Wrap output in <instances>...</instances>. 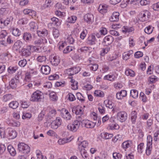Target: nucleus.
I'll use <instances>...</instances> for the list:
<instances>
[{"mask_svg":"<svg viewBox=\"0 0 159 159\" xmlns=\"http://www.w3.org/2000/svg\"><path fill=\"white\" fill-rule=\"evenodd\" d=\"M44 99L43 93L41 91L37 90L31 94L30 100L33 102H39L42 101Z\"/></svg>","mask_w":159,"mask_h":159,"instance_id":"nucleus-1","label":"nucleus"},{"mask_svg":"<svg viewBox=\"0 0 159 159\" xmlns=\"http://www.w3.org/2000/svg\"><path fill=\"white\" fill-rule=\"evenodd\" d=\"M81 117L78 116L77 119L79 120H75L73 124H69L67 126V129L73 132L76 131L78 129L80 125V121H81V120L80 119Z\"/></svg>","mask_w":159,"mask_h":159,"instance_id":"nucleus-2","label":"nucleus"},{"mask_svg":"<svg viewBox=\"0 0 159 159\" xmlns=\"http://www.w3.org/2000/svg\"><path fill=\"white\" fill-rule=\"evenodd\" d=\"M13 20V17L12 16H9L5 19H0V26L1 28H4L9 25H11Z\"/></svg>","mask_w":159,"mask_h":159,"instance_id":"nucleus-3","label":"nucleus"},{"mask_svg":"<svg viewBox=\"0 0 159 159\" xmlns=\"http://www.w3.org/2000/svg\"><path fill=\"white\" fill-rule=\"evenodd\" d=\"M18 150L19 152L25 154H27L30 152V148L27 145L21 143H19L18 145Z\"/></svg>","mask_w":159,"mask_h":159,"instance_id":"nucleus-4","label":"nucleus"},{"mask_svg":"<svg viewBox=\"0 0 159 159\" xmlns=\"http://www.w3.org/2000/svg\"><path fill=\"white\" fill-rule=\"evenodd\" d=\"M152 138L151 135H149L147 137V144L146 149V154L149 156L151 152L152 149Z\"/></svg>","mask_w":159,"mask_h":159,"instance_id":"nucleus-5","label":"nucleus"},{"mask_svg":"<svg viewBox=\"0 0 159 159\" xmlns=\"http://www.w3.org/2000/svg\"><path fill=\"white\" fill-rule=\"evenodd\" d=\"M20 52L22 56L28 57L30 56L32 52L31 45H28L26 48H22Z\"/></svg>","mask_w":159,"mask_h":159,"instance_id":"nucleus-6","label":"nucleus"},{"mask_svg":"<svg viewBox=\"0 0 159 159\" xmlns=\"http://www.w3.org/2000/svg\"><path fill=\"white\" fill-rule=\"evenodd\" d=\"M6 131L7 132L8 135L7 137L9 139H13L15 138L17 135L16 131L11 128H8L6 129Z\"/></svg>","mask_w":159,"mask_h":159,"instance_id":"nucleus-7","label":"nucleus"},{"mask_svg":"<svg viewBox=\"0 0 159 159\" xmlns=\"http://www.w3.org/2000/svg\"><path fill=\"white\" fill-rule=\"evenodd\" d=\"M117 117L119 120L123 122H125L127 119V113L125 111H120L117 113Z\"/></svg>","mask_w":159,"mask_h":159,"instance_id":"nucleus-8","label":"nucleus"},{"mask_svg":"<svg viewBox=\"0 0 159 159\" xmlns=\"http://www.w3.org/2000/svg\"><path fill=\"white\" fill-rule=\"evenodd\" d=\"M61 119L59 117H57L55 120L52 122L51 127L52 129H56L61 125Z\"/></svg>","mask_w":159,"mask_h":159,"instance_id":"nucleus-9","label":"nucleus"},{"mask_svg":"<svg viewBox=\"0 0 159 159\" xmlns=\"http://www.w3.org/2000/svg\"><path fill=\"white\" fill-rule=\"evenodd\" d=\"M81 122L83 125L87 128H93L96 124V122H93L88 120H83Z\"/></svg>","mask_w":159,"mask_h":159,"instance_id":"nucleus-10","label":"nucleus"},{"mask_svg":"<svg viewBox=\"0 0 159 159\" xmlns=\"http://www.w3.org/2000/svg\"><path fill=\"white\" fill-rule=\"evenodd\" d=\"M80 70V68L79 66L74 67L67 70L68 74L69 75H72L78 73Z\"/></svg>","mask_w":159,"mask_h":159,"instance_id":"nucleus-11","label":"nucleus"},{"mask_svg":"<svg viewBox=\"0 0 159 159\" xmlns=\"http://www.w3.org/2000/svg\"><path fill=\"white\" fill-rule=\"evenodd\" d=\"M114 40L113 37L110 35L106 36L102 42V44L104 46H107L111 44Z\"/></svg>","mask_w":159,"mask_h":159,"instance_id":"nucleus-12","label":"nucleus"},{"mask_svg":"<svg viewBox=\"0 0 159 159\" xmlns=\"http://www.w3.org/2000/svg\"><path fill=\"white\" fill-rule=\"evenodd\" d=\"M140 15L141 16L142 21H145L148 20L150 17V13L148 11L145 10L141 11Z\"/></svg>","mask_w":159,"mask_h":159,"instance_id":"nucleus-13","label":"nucleus"},{"mask_svg":"<svg viewBox=\"0 0 159 159\" xmlns=\"http://www.w3.org/2000/svg\"><path fill=\"white\" fill-rule=\"evenodd\" d=\"M22 39L26 43H30L32 40L33 37L30 33L26 32L24 33Z\"/></svg>","mask_w":159,"mask_h":159,"instance_id":"nucleus-14","label":"nucleus"},{"mask_svg":"<svg viewBox=\"0 0 159 159\" xmlns=\"http://www.w3.org/2000/svg\"><path fill=\"white\" fill-rule=\"evenodd\" d=\"M72 111L73 113H75L77 115H81L80 119L81 120V115L83 114V111H82L81 107L80 106L74 107L72 109Z\"/></svg>","mask_w":159,"mask_h":159,"instance_id":"nucleus-15","label":"nucleus"},{"mask_svg":"<svg viewBox=\"0 0 159 159\" xmlns=\"http://www.w3.org/2000/svg\"><path fill=\"white\" fill-rule=\"evenodd\" d=\"M62 111H64V113H61V116L64 119L66 120H69L71 119V116L70 113H69L67 110L65 109H62Z\"/></svg>","mask_w":159,"mask_h":159,"instance_id":"nucleus-16","label":"nucleus"},{"mask_svg":"<svg viewBox=\"0 0 159 159\" xmlns=\"http://www.w3.org/2000/svg\"><path fill=\"white\" fill-rule=\"evenodd\" d=\"M23 45V43L20 40H18L15 43L13 46V48L15 50L17 51L20 50Z\"/></svg>","mask_w":159,"mask_h":159,"instance_id":"nucleus-17","label":"nucleus"},{"mask_svg":"<svg viewBox=\"0 0 159 159\" xmlns=\"http://www.w3.org/2000/svg\"><path fill=\"white\" fill-rule=\"evenodd\" d=\"M84 19L87 23H90L93 21V16L91 14H87L84 16Z\"/></svg>","mask_w":159,"mask_h":159,"instance_id":"nucleus-18","label":"nucleus"},{"mask_svg":"<svg viewBox=\"0 0 159 159\" xmlns=\"http://www.w3.org/2000/svg\"><path fill=\"white\" fill-rule=\"evenodd\" d=\"M119 13L118 12H113L109 20L111 21H117L119 19Z\"/></svg>","mask_w":159,"mask_h":159,"instance_id":"nucleus-19","label":"nucleus"},{"mask_svg":"<svg viewBox=\"0 0 159 159\" xmlns=\"http://www.w3.org/2000/svg\"><path fill=\"white\" fill-rule=\"evenodd\" d=\"M60 61L59 57L55 56L51 58L50 62L52 65L57 66L59 63Z\"/></svg>","mask_w":159,"mask_h":159,"instance_id":"nucleus-20","label":"nucleus"},{"mask_svg":"<svg viewBox=\"0 0 159 159\" xmlns=\"http://www.w3.org/2000/svg\"><path fill=\"white\" fill-rule=\"evenodd\" d=\"M42 72L44 74H48L50 71V68L48 65L42 66L41 68Z\"/></svg>","mask_w":159,"mask_h":159,"instance_id":"nucleus-21","label":"nucleus"},{"mask_svg":"<svg viewBox=\"0 0 159 159\" xmlns=\"http://www.w3.org/2000/svg\"><path fill=\"white\" fill-rule=\"evenodd\" d=\"M127 95V92L125 90H122L116 94V97L119 99H121Z\"/></svg>","mask_w":159,"mask_h":159,"instance_id":"nucleus-22","label":"nucleus"},{"mask_svg":"<svg viewBox=\"0 0 159 159\" xmlns=\"http://www.w3.org/2000/svg\"><path fill=\"white\" fill-rule=\"evenodd\" d=\"M53 4V3L51 0H46L44 5L42 6L41 8L42 10L45 8H49Z\"/></svg>","mask_w":159,"mask_h":159,"instance_id":"nucleus-23","label":"nucleus"},{"mask_svg":"<svg viewBox=\"0 0 159 159\" xmlns=\"http://www.w3.org/2000/svg\"><path fill=\"white\" fill-rule=\"evenodd\" d=\"M137 116V112L135 111H132L131 113V120L133 124H135Z\"/></svg>","mask_w":159,"mask_h":159,"instance_id":"nucleus-24","label":"nucleus"},{"mask_svg":"<svg viewBox=\"0 0 159 159\" xmlns=\"http://www.w3.org/2000/svg\"><path fill=\"white\" fill-rule=\"evenodd\" d=\"M95 36L92 35L89 37L87 42L89 44L93 45L95 44Z\"/></svg>","mask_w":159,"mask_h":159,"instance_id":"nucleus-25","label":"nucleus"},{"mask_svg":"<svg viewBox=\"0 0 159 159\" xmlns=\"http://www.w3.org/2000/svg\"><path fill=\"white\" fill-rule=\"evenodd\" d=\"M19 105V103L16 101H13L9 104V107L13 109H16Z\"/></svg>","mask_w":159,"mask_h":159,"instance_id":"nucleus-26","label":"nucleus"},{"mask_svg":"<svg viewBox=\"0 0 159 159\" xmlns=\"http://www.w3.org/2000/svg\"><path fill=\"white\" fill-rule=\"evenodd\" d=\"M134 30V29L132 27H129L126 26H124L122 28V32L126 33L132 32Z\"/></svg>","mask_w":159,"mask_h":159,"instance_id":"nucleus-27","label":"nucleus"},{"mask_svg":"<svg viewBox=\"0 0 159 159\" xmlns=\"http://www.w3.org/2000/svg\"><path fill=\"white\" fill-rule=\"evenodd\" d=\"M37 34L39 36H46L47 37L48 35V31L46 29L43 30L41 31L37 30Z\"/></svg>","mask_w":159,"mask_h":159,"instance_id":"nucleus-28","label":"nucleus"},{"mask_svg":"<svg viewBox=\"0 0 159 159\" xmlns=\"http://www.w3.org/2000/svg\"><path fill=\"white\" fill-rule=\"evenodd\" d=\"M101 136L103 139H107L112 138L113 136V135L112 134L103 132L101 134Z\"/></svg>","mask_w":159,"mask_h":159,"instance_id":"nucleus-29","label":"nucleus"},{"mask_svg":"<svg viewBox=\"0 0 159 159\" xmlns=\"http://www.w3.org/2000/svg\"><path fill=\"white\" fill-rule=\"evenodd\" d=\"M13 96L11 94H7L2 97V100L5 102L11 100Z\"/></svg>","mask_w":159,"mask_h":159,"instance_id":"nucleus-30","label":"nucleus"},{"mask_svg":"<svg viewBox=\"0 0 159 159\" xmlns=\"http://www.w3.org/2000/svg\"><path fill=\"white\" fill-rule=\"evenodd\" d=\"M133 53L132 50H130L128 52H125L123 55V59L125 60H127L129 58L130 56Z\"/></svg>","mask_w":159,"mask_h":159,"instance_id":"nucleus-31","label":"nucleus"},{"mask_svg":"<svg viewBox=\"0 0 159 159\" xmlns=\"http://www.w3.org/2000/svg\"><path fill=\"white\" fill-rule=\"evenodd\" d=\"M131 142L129 141H126L123 142L122 144V148L125 149H127L131 146Z\"/></svg>","mask_w":159,"mask_h":159,"instance_id":"nucleus-32","label":"nucleus"},{"mask_svg":"<svg viewBox=\"0 0 159 159\" xmlns=\"http://www.w3.org/2000/svg\"><path fill=\"white\" fill-rule=\"evenodd\" d=\"M75 35L74 34H71L67 39V42L70 44H73L75 38Z\"/></svg>","mask_w":159,"mask_h":159,"instance_id":"nucleus-33","label":"nucleus"},{"mask_svg":"<svg viewBox=\"0 0 159 159\" xmlns=\"http://www.w3.org/2000/svg\"><path fill=\"white\" fill-rule=\"evenodd\" d=\"M104 103L107 107L110 109H112L114 106V104L111 101H104Z\"/></svg>","mask_w":159,"mask_h":159,"instance_id":"nucleus-34","label":"nucleus"},{"mask_svg":"<svg viewBox=\"0 0 159 159\" xmlns=\"http://www.w3.org/2000/svg\"><path fill=\"white\" fill-rule=\"evenodd\" d=\"M7 150L9 153L12 155L14 156L16 154L15 149L11 146H8L7 147Z\"/></svg>","mask_w":159,"mask_h":159,"instance_id":"nucleus-35","label":"nucleus"},{"mask_svg":"<svg viewBox=\"0 0 159 159\" xmlns=\"http://www.w3.org/2000/svg\"><path fill=\"white\" fill-rule=\"evenodd\" d=\"M18 67L17 66H10L7 69L8 72L10 74H12L15 72L18 69Z\"/></svg>","mask_w":159,"mask_h":159,"instance_id":"nucleus-36","label":"nucleus"},{"mask_svg":"<svg viewBox=\"0 0 159 159\" xmlns=\"http://www.w3.org/2000/svg\"><path fill=\"white\" fill-rule=\"evenodd\" d=\"M130 96L134 98H137L138 95V91L135 89L131 90L130 92Z\"/></svg>","mask_w":159,"mask_h":159,"instance_id":"nucleus-37","label":"nucleus"},{"mask_svg":"<svg viewBox=\"0 0 159 159\" xmlns=\"http://www.w3.org/2000/svg\"><path fill=\"white\" fill-rule=\"evenodd\" d=\"M125 73L127 76L133 77L135 75L134 71L130 69H126L125 71Z\"/></svg>","mask_w":159,"mask_h":159,"instance_id":"nucleus-38","label":"nucleus"},{"mask_svg":"<svg viewBox=\"0 0 159 159\" xmlns=\"http://www.w3.org/2000/svg\"><path fill=\"white\" fill-rule=\"evenodd\" d=\"M12 33L14 35L18 36L21 34V31L18 28H13Z\"/></svg>","mask_w":159,"mask_h":159,"instance_id":"nucleus-39","label":"nucleus"},{"mask_svg":"<svg viewBox=\"0 0 159 159\" xmlns=\"http://www.w3.org/2000/svg\"><path fill=\"white\" fill-rule=\"evenodd\" d=\"M17 82H15L14 79H12L9 82V86L12 89L16 88L17 87L16 83Z\"/></svg>","mask_w":159,"mask_h":159,"instance_id":"nucleus-40","label":"nucleus"},{"mask_svg":"<svg viewBox=\"0 0 159 159\" xmlns=\"http://www.w3.org/2000/svg\"><path fill=\"white\" fill-rule=\"evenodd\" d=\"M116 77L114 75H107L105 76L104 77V79L109 80L111 81H114Z\"/></svg>","mask_w":159,"mask_h":159,"instance_id":"nucleus-41","label":"nucleus"},{"mask_svg":"<svg viewBox=\"0 0 159 159\" xmlns=\"http://www.w3.org/2000/svg\"><path fill=\"white\" fill-rule=\"evenodd\" d=\"M157 80V78L154 75H152L148 78V81L149 83H154Z\"/></svg>","mask_w":159,"mask_h":159,"instance_id":"nucleus-42","label":"nucleus"},{"mask_svg":"<svg viewBox=\"0 0 159 159\" xmlns=\"http://www.w3.org/2000/svg\"><path fill=\"white\" fill-rule=\"evenodd\" d=\"M75 49L74 47L71 46H67L66 49H65L63 50V52L64 53L66 54L70 52V51H72L73 49Z\"/></svg>","mask_w":159,"mask_h":159,"instance_id":"nucleus-43","label":"nucleus"},{"mask_svg":"<svg viewBox=\"0 0 159 159\" xmlns=\"http://www.w3.org/2000/svg\"><path fill=\"white\" fill-rule=\"evenodd\" d=\"M109 129H111V130H113L114 129H117L119 128V125L116 124H110L109 125Z\"/></svg>","mask_w":159,"mask_h":159,"instance_id":"nucleus-44","label":"nucleus"},{"mask_svg":"<svg viewBox=\"0 0 159 159\" xmlns=\"http://www.w3.org/2000/svg\"><path fill=\"white\" fill-rule=\"evenodd\" d=\"M68 138L60 139L58 141V143L60 145H63L68 142Z\"/></svg>","mask_w":159,"mask_h":159,"instance_id":"nucleus-45","label":"nucleus"},{"mask_svg":"<svg viewBox=\"0 0 159 159\" xmlns=\"http://www.w3.org/2000/svg\"><path fill=\"white\" fill-rule=\"evenodd\" d=\"M30 30L32 31H34L35 30H36L37 29L36 24L34 22H31L30 24Z\"/></svg>","mask_w":159,"mask_h":159,"instance_id":"nucleus-46","label":"nucleus"},{"mask_svg":"<svg viewBox=\"0 0 159 159\" xmlns=\"http://www.w3.org/2000/svg\"><path fill=\"white\" fill-rule=\"evenodd\" d=\"M31 117V114L29 113L24 112H23L22 118L23 119H30Z\"/></svg>","mask_w":159,"mask_h":159,"instance_id":"nucleus-47","label":"nucleus"},{"mask_svg":"<svg viewBox=\"0 0 159 159\" xmlns=\"http://www.w3.org/2000/svg\"><path fill=\"white\" fill-rule=\"evenodd\" d=\"M49 96L51 100L53 101H55L57 100V97L56 96L55 93L52 92L49 94Z\"/></svg>","mask_w":159,"mask_h":159,"instance_id":"nucleus-48","label":"nucleus"},{"mask_svg":"<svg viewBox=\"0 0 159 159\" xmlns=\"http://www.w3.org/2000/svg\"><path fill=\"white\" fill-rule=\"evenodd\" d=\"M28 20L26 18H23L19 20L18 23L19 24L24 25L28 23Z\"/></svg>","mask_w":159,"mask_h":159,"instance_id":"nucleus-49","label":"nucleus"},{"mask_svg":"<svg viewBox=\"0 0 159 159\" xmlns=\"http://www.w3.org/2000/svg\"><path fill=\"white\" fill-rule=\"evenodd\" d=\"M76 96L77 99L82 102L84 101V98L82 94L80 93H76Z\"/></svg>","mask_w":159,"mask_h":159,"instance_id":"nucleus-50","label":"nucleus"},{"mask_svg":"<svg viewBox=\"0 0 159 159\" xmlns=\"http://www.w3.org/2000/svg\"><path fill=\"white\" fill-rule=\"evenodd\" d=\"M9 11L7 8H2L0 10V13L2 14H7Z\"/></svg>","mask_w":159,"mask_h":159,"instance_id":"nucleus-51","label":"nucleus"},{"mask_svg":"<svg viewBox=\"0 0 159 159\" xmlns=\"http://www.w3.org/2000/svg\"><path fill=\"white\" fill-rule=\"evenodd\" d=\"M67 97L68 98V99L71 102L73 101L76 99L75 96L71 93H69Z\"/></svg>","mask_w":159,"mask_h":159,"instance_id":"nucleus-52","label":"nucleus"},{"mask_svg":"<svg viewBox=\"0 0 159 159\" xmlns=\"http://www.w3.org/2000/svg\"><path fill=\"white\" fill-rule=\"evenodd\" d=\"M77 19V17L75 16H72L68 18V21L70 23H74Z\"/></svg>","mask_w":159,"mask_h":159,"instance_id":"nucleus-53","label":"nucleus"},{"mask_svg":"<svg viewBox=\"0 0 159 159\" xmlns=\"http://www.w3.org/2000/svg\"><path fill=\"white\" fill-rule=\"evenodd\" d=\"M27 64V61L25 59L19 61L18 62V65L21 67H24Z\"/></svg>","mask_w":159,"mask_h":159,"instance_id":"nucleus-54","label":"nucleus"},{"mask_svg":"<svg viewBox=\"0 0 159 159\" xmlns=\"http://www.w3.org/2000/svg\"><path fill=\"white\" fill-rule=\"evenodd\" d=\"M110 50V48L109 47H107L105 48H103L100 55L102 56H104L105 54L107 53Z\"/></svg>","mask_w":159,"mask_h":159,"instance_id":"nucleus-55","label":"nucleus"},{"mask_svg":"<svg viewBox=\"0 0 159 159\" xmlns=\"http://www.w3.org/2000/svg\"><path fill=\"white\" fill-rule=\"evenodd\" d=\"M79 143H78V145L79 146L81 145L82 146L83 148H85L87 146H88V142L86 141H83L82 142L80 143V142H79Z\"/></svg>","mask_w":159,"mask_h":159,"instance_id":"nucleus-56","label":"nucleus"},{"mask_svg":"<svg viewBox=\"0 0 159 159\" xmlns=\"http://www.w3.org/2000/svg\"><path fill=\"white\" fill-rule=\"evenodd\" d=\"M51 19L52 21H53L52 24L55 25H58L60 23L59 22V20L58 18L53 17Z\"/></svg>","mask_w":159,"mask_h":159,"instance_id":"nucleus-57","label":"nucleus"},{"mask_svg":"<svg viewBox=\"0 0 159 159\" xmlns=\"http://www.w3.org/2000/svg\"><path fill=\"white\" fill-rule=\"evenodd\" d=\"M56 111L55 110L53 109L51 110L48 113V116H50L51 118H52L53 116H54L56 114Z\"/></svg>","mask_w":159,"mask_h":159,"instance_id":"nucleus-58","label":"nucleus"},{"mask_svg":"<svg viewBox=\"0 0 159 159\" xmlns=\"http://www.w3.org/2000/svg\"><path fill=\"white\" fill-rule=\"evenodd\" d=\"M153 30L151 28V27L150 26H149L144 30L145 32L148 34H150L152 33V32Z\"/></svg>","mask_w":159,"mask_h":159,"instance_id":"nucleus-59","label":"nucleus"},{"mask_svg":"<svg viewBox=\"0 0 159 159\" xmlns=\"http://www.w3.org/2000/svg\"><path fill=\"white\" fill-rule=\"evenodd\" d=\"M36 153L37 159H43V158L44 156L42 154L41 152L40 151L36 150Z\"/></svg>","mask_w":159,"mask_h":159,"instance_id":"nucleus-60","label":"nucleus"},{"mask_svg":"<svg viewBox=\"0 0 159 159\" xmlns=\"http://www.w3.org/2000/svg\"><path fill=\"white\" fill-rule=\"evenodd\" d=\"M144 143H141L138 146V150L139 152L142 153L143 151V148Z\"/></svg>","mask_w":159,"mask_h":159,"instance_id":"nucleus-61","label":"nucleus"},{"mask_svg":"<svg viewBox=\"0 0 159 159\" xmlns=\"http://www.w3.org/2000/svg\"><path fill=\"white\" fill-rule=\"evenodd\" d=\"M121 157V155L119 153L115 152L113 154V157L114 159H120Z\"/></svg>","mask_w":159,"mask_h":159,"instance_id":"nucleus-62","label":"nucleus"},{"mask_svg":"<svg viewBox=\"0 0 159 159\" xmlns=\"http://www.w3.org/2000/svg\"><path fill=\"white\" fill-rule=\"evenodd\" d=\"M152 120L151 119H148L147 122V128L150 129L151 128V126L152 125Z\"/></svg>","mask_w":159,"mask_h":159,"instance_id":"nucleus-63","label":"nucleus"},{"mask_svg":"<svg viewBox=\"0 0 159 159\" xmlns=\"http://www.w3.org/2000/svg\"><path fill=\"white\" fill-rule=\"evenodd\" d=\"M11 125L14 127H19L20 125V123L19 122L13 120L11 122Z\"/></svg>","mask_w":159,"mask_h":159,"instance_id":"nucleus-64","label":"nucleus"}]
</instances>
